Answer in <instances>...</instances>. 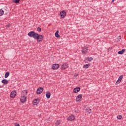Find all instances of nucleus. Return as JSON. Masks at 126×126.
<instances>
[{"label": "nucleus", "mask_w": 126, "mask_h": 126, "mask_svg": "<svg viewBox=\"0 0 126 126\" xmlns=\"http://www.w3.org/2000/svg\"><path fill=\"white\" fill-rule=\"evenodd\" d=\"M117 119H118V120H121V119H122V115H118V116H117Z\"/></svg>", "instance_id": "nucleus-29"}, {"label": "nucleus", "mask_w": 126, "mask_h": 126, "mask_svg": "<svg viewBox=\"0 0 126 126\" xmlns=\"http://www.w3.org/2000/svg\"><path fill=\"white\" fill-rule=\"evenodd\" d=\"M27 93H28V92H27V90H25L23 91V94L24 96H26V95H27Z\"/></svg>", "instance_id": "nucleus-24"}, {"label": "nucleus", "mask_w": 126, "mask_h": 126, "mask_svg": "<svg viewBox=\"0 0 126 126\" xmlns=\"http://www.w3.org/2000/svg\"><path fill=\"white\" fill-rule=\"evenodd\" d=\"M74 76H75V77H77V76H78V74H75Z\"/></svg>", "instance_id": "nucleus-32"}, {"label": "nucleus", "mask_w": 126, "mask_h": 126, "mask_svg": "<svg viewBox=\"0 0 126 126\" xmlns=\"http://www.w3.org/2000/svg\"><path fill=\"white\" fill-rule=\"evenodd\" d=\"M16 96V91H14L11 93V98H14Z\"/></svg>", "instance_id": "nucleus-8"}, {"label": "nucleus", "mask_w": 126, "mask_h": 126, "mask_svg": "<svg viewBox=\"0 0 126 126\" xmlns=\"http://www.w3.org/2000/svg\"><path fill=\"white\" fill-rule=\"evenodd\" d=\"M60 67V64L58 63L53 64L52 65V68L53 69H58Z\"/></svg>", "instance_id": "nucleus-4"}, {"label": "nucleus", "mask_w": 126, "mask_h": 126, "mask_svg": "<svg viewBox=\"0 0 126 126\" xmlns=\"http://www.w3.org/2000/svg\"><path fill=\"white\" fill-rule=\"evenodd\" d=\"M80 91V87H76L73 90L74 93H78Z\"/></svg>", "instance_id": "nucleus-10"}, {"label": "nucleus", "mask_w": 126, "mask_h": 126, "mask_svg": "<svg viewBox=\"0 0 126 126\" xmlns=\"http://www.w3.org/2000/svg\"><path fill=\"white\" fill-rule=\"evenodd\" d=\"M88 51V47L84 46L82 48V54H86Z\"/></svg>", "instance_id": "nucleus-3"}, {"label": "nucleus", "mask_w": 126, "mask_h": 126, "mask_svg": "<svg viewBox=\"0 0 126 126\" xmlns=\"http://www.w3.org/2000/svg\"><path fill=\"white\" fill-rule=\"evenodd\" d=\"M15 126H20V125L17 123H15Z\"/></svg>", "instance_id": "nucleus-31"}, {"label": "nucleus", "mask_w": 126, "mask_h": 126, "mask_svg": "<svg viewBox=\"0 0 126 126\" xmlns=\"http://www.w3.org/2000/svg\"><path fill=\"white\" fill-rule=\"evenodd\" d=\"M1 83H3V84H5V85H6V84H8V81L6 79H3L1 81Z\"/></svg>", "instance_id": "nucleus-13"}, {"label": "nucleus", "mask_w": 126, "mask_h": 126, "mask_svg": "<svg viewBox=\"0 0 126 126\" xmlns=\"http://www.w3.org/2000/svg\"><path fill=\"white\" fill-rule=\"evenodd\" d=\"M74 119H75V118L74 117V116L71 115L68 117L67 120L68 121H73L74 120Z\"/></svg>", "instance_id": "nucleus-11"}, {"label": "nucleus", "mask_w": 126, "mask_h": 126, "mask_svg": "<svg viewBox=\"0 0 126 126\" xmlns=\"http://www.w3.org/2000/svg\"><path fill=\"white\" fill-rule=\"evenodd\" d=\"M44 37H43V35L37 34V38H36V39H37V42H42V41L43 40Z\"/></svg>", "instance_id": "nucleus-1"}, {"label": "nucleus", "mask_w": 126, "mask_h": 126, "mask_svg": "<svg viewBox=\"0 0 126 126\" xmlns=\"http://www.w3.org/2000/svg\"><path fill=\"white\" fill-rule=\"evenodd\" d=\"M34 33V31H31L30 32H29L28 34L29 37H32L33 36V34Z\"/></svg>", "instance_id": "nucleus-17"}, {"label": "nucleus", "mask_w": 126, "mask_h": 126, "mask_svg": "<svg viewBox=\"0 0 126 126\" xmlns=\"http://www.w3.org/2000/svg\"><path fill=\"white\" fill-rule=\"evenodd\" d=\"M121 39H122V36H121V35L119 36L118 37V40H119V41H120Z\"/></svg>", "instance_id": "nucleus-30"}, {"label": "nucleus", "mask_w": 126, "mask_h": 126, "mask_svg": "<svg viewBox=\"0 0 126 126\" xmlns=\"http://www.w3.org/2000/svg\"><path fill=\"white\" fill-rule=\"evenodd\" d=\"M124 77V76L123 75H121L119 78L117 80L116 83V85L117 84H119V83H121V81H122V80L123 79V78Z\"/></svg>", "instance_id": "nucleus-5"}, {"label": "nucleus", "mask_w": 126, "mask_h": 126, "mask_svg": "<svg viewBox=\"0 0 126 126\" xmlns=\"http://www.w3.org/2000/svg\"><path fill=\"white\" fill-rule=\"evenodd\" d=\"M125 52H126V49H122L118 52V55H123Z\"/></svg>", "instance_id": "nucleus-18"}, {"label": "nucleus", "mask_w": 126, "mask_h": 126, "mask_svg": "<svg viewBox=\"0 0 126 126\" xmlns=\"http://www.w3.org/2000/svg\"><path fill=\"white\" fill-rule=\"evenodd\" d=\"M86 110L89 113V114H91V109L90 108H87L86 109Z\"/></svg>", "instance_id": "nucleus-25"}, {"label": "nucleus", "mask_w": 126, "mask_h": 126, "mask_svg": "<svg viewBox=\"0 0 126 126\" xmlns=\"http://www.w3.org/2000/svg\"><path fill=\"white\" fill-rule=\"evenodd\" d=\"M90 65V63L86 64L83 66L84 68H88L89 66Z\"/></svg>", "instance_id": "nucleus-23"}, {"label": "nucleus", "mask_w": 126, "mask_h": 126, "mask_svg": "<svg viewBox=\"0 0 126 126\" xmlns=\"http://www.w3.org/2000/svg\"><path fill=\"white\" fill-rule=\"evenodd\" d=\"M46 97L47 99H50V98H51V93L49 92H46Z\"/></svg>", "instance_id": "nucleus-12"}, {"label": "nucleus", "mask_w": 126, "mask_h": 126, "mask_svg": "<svg viewBox=\"0 0 126 126\" xmlns=\"http://www.w3.org/2000/svg\"><path fill=\"white\" fill-rule=\"evenodd\" d=\"M55 37H56V38H60V35L59 34V31H57L55 32Z\"/></svg>", "instance_id": "nucleus-19"}, {"label": "nucleus", "mask_w": 126, "mask_h": 126, "mask_svg": "<svg viewBox=\"0 0 126 126\" xmlns=\"http://www.w3.org/2000/svg\"><path fill=\"white\" fill-rule=\"evenodd\" d=\"M32 37L34 38V39H36V38H38V33L33 32Z\"/></svg>", "instance_id": "nucleus-15"}, {"label": "nucleus", "mask_w": 126, "mask_h": 126, "mask_svg": "<svg viewBox=\"0 0 126 126\" xmlns=\"http://www.w3.org/2000/svg\"><path fill=\"white\" fill-rule=\"evenodd\" d=\"M115 1V0H112V2H114Z\"/></svg>", "instance_id": "nucleus-33"}, {"label": "nucleus", "mask_w": 126, "mask_h": 126, "mask_svg": "<svg viewBox=\"0 0 126 126\" xmlns=\"http://www.w3.org/2000/svg\"><path fill=\"white\" fill-rule=\"evenodd\" d=\"M7 27H9V25H7Z\"/></svg>", "instance_id": "nucleus-34"}, {"label": "nucleus", "mask_w": 126, "mask_h": 126, "mask_svg": "<svg viewBox=\"0 0 126 126\" xmlns=\"http://www.w3.org/2000/svg\"><path fill=\"white\" fill-rule=\"evenodd\" d=\"M42 92H43V88L39 87L38 89H37L36 91L37 94H38V95H40V94H41Z\"/></svg>", "instance_id": "nucleus-7"}, {"label": "nucleus", "mask_w": 126, "mask_h": 126, "mask_svg": "<svg viewBox=\"0 0 126 126\" xmlns=\"http://www.w3.org/2000/svg\"><path fill=\"white\" fill-rule=\"evenodd\" d=\"M61 124V121H57L55 125L56 126H59V125H60Z\"/></svg>", "instance_id": "nucleus-27"}, {"label": "nucleus", "mask_w": 126, "mask_h": 126, "mask_svg": "<svg viewBox=\"0 0 126 126\" xmlns=\"http://www.w3.org/2000/svg\"><path fill=\"white\" fill-rule=\"evenodd\" d=\"M8 76H9V72H6L5 73L4 77H5V78H7V77H8Z\"/></svg>", "instance_id": "nucleus-22"}, {"label": "nucleus", "mask_w": 126, "mask_h": 126, "mask_svg": "<svg viewBox=\"0 0 126 126\" xmlns=\"http://www.w3.org/2000/svg\"><path fill=\"white\" fill-rule=\"evenodd\" d=\"M19 1H20V0H13L12 2H15V3H19Z\"/></svg>", "instance_id": "nucleus-26"}, {"label": "nucleus", "mask_w": 126, "mask_h": 126, "mask_svg": "<svg viewBox=\"0 0 126 126\" xmlns=\"http://www.w3.org/2000/svg\"><path fill=\"white\" fill-rule=\"evenodd\" d=\"M39 102H40V99L37 98V99H35L33 100V104L34 103H36V104H38V103H39Z\"/></svg>", "instance_id": "nucleus-20"}, {"label": "nucleus", "mask_w": 126, "mask_h": 126, "mask_svg": "<svg viewBox=\"0 0 126 126\" xmlns=\"http://www.w3.org/2000/svg\"><path fill=\"white\" fill-rule=\"evenodd\" d=\"M37 30L38 32H41V31H42V30H41V28H40V27H38L37 28Z\"/></svg>", "instance_id": "nucleus-28"}, {"label": "nucleus", "mask_w": 126, "mask_h": 126, "mask_svg": "<svg viewBox=\"0 0 126 126\" xmlns=\"http://www.w3.org/2000/svg\"><path fill=\"white\" fill-rule=\"evenodd\" d=\"M67 66H68V64H63V65H62L61 69H65V68H67Z\"/></svg>", "instance_id": "nucleus-14"}, {"label": "nucleus", "mask_w": 126, "mask_h": 126, "mask_svg": "<svg viewBox=\"0 0 126 126\" xmlns=\"http://www.w3.org/2000/svg\"><path fill=\"white\" fill-rule=\"evenodd\" d=\"M20 101L22 103H25V102H26V96L25 95L22 96L20 98Z\"/></svg>", "instance_id": "nucleus-9"}, {"label": "nucleus", "mask_w": 126, "mask_h": 126, "mask_svg": "<svg viewBox=\"0 0 126 126\" xmlns=\"http://www.w3.org/2000/svg\"><path fill=\"white\" fill-rule=\"evenodd\" d=\"M4 11L2 9H0V16H2V15L4 14Z\"/></svg>", "instance_id": "nucleus-21"}, {"label": "nucleus", "mask_w": 126, "mask_h": 126, "mask_svg": "<svg viewBox=\"0 0 126 126\" xmlns=\"http://www.w3.org/2000/svg\"><path fill=\"white\" fill-rule=\"evenodd\" d=\"M60 15L62 18H64V17H65V16H66V12L65 11H64V10L62 11L60 13Z\"/></svg>", "instance_id": "nucleus-2"}, {"label": "nucleus", "mask_w": 126, "mask_h": 126, "mask_svg": "<svg viewBox=\"0 0 126 126\" xmlns=\"http://www.w3.org/2000/svg\"><path fill=\"white\" fill-rule=\"evenodd\" d=\"M81 99H82V94H80L76 97V101L77 102H80V101H81Z\"/></svg>", "instance_id": "nucleus-6"}, {"label": "nucleus", "mask_w": 126, "mask_h": 126, "mask_svg": "<svg viewBox=\"0 0 126 126\" xmlns=\"http://www.w3.org/2000/svg\"><path fill=\"white\" fill-rule=\"evenodd\" d=\"M88 60L89 62H91V61L93 60V58L92 57H88L85 58V62L86 63V61Z\"/></svg>", "instance_id": "nucleus-16"}]
</instances>
